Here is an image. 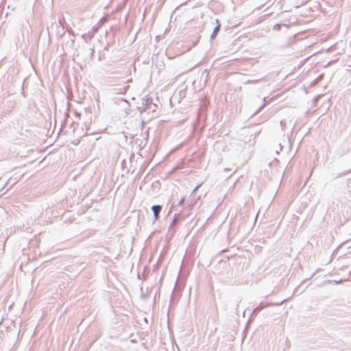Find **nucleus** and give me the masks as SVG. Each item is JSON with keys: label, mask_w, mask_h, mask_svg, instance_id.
I'll list each match as a JSON object with an SVG mask.
<instances>
[{"label": "nucleus", "mask_w": 351, "mask_h": 351, "mask_svg": "<svg viewBox=\"0 0 351 351\" xmlns=\"http://www.w3.org/2000/svg\"><path fill=\"white\" fill-rule=\"evenodd\" d=\"M143 105L144 106L143 110L140 111L141 114L146 112L154 113L158 109V106L153 103V99L151 97L147 96L145 99H143Z\"/></svg>", "instance_id": "1"}, {"label": "nucleus", "mask_w": 351, "mask_h": 351, "mask_svg": "<svg viewBox=\"0 0 351 351\" xmlns=\"http://www.w3.org/2000/svg\"><path fill=\"white\" fill-rule=\"evenodd\" d=\"M51 29L56 28V34L60 38L63 37V36L65 34L64 27L62 24V22L60 20H59V25L57 23H53L51 27Z\"/></svg>", "instance_id": "2"}, {"label": "nucleus", "mask_w": 351, "mask_h": 351, "mask_svg": "<svg viewBox=\"0 0 351 351\" xmlns=\"http://www.w3.org/2000/svg\"><path fill=\"white\" fill-rule=\"evenodd\" d=\"M162 209V206L159 204L153 205L151 207V210H152L154 213V220L153 221V223L156 222V221L158 220L160 218V213Z\"/></svg>", "instance_id": "3"}, {"label": "nucleus", "mask_w": 351, "mask_h": 351, "mask_svg": "<svg viewBox=\"0 0 351 351\" xmlns=\"http://www.w3.org/2000/svg\"><path fill=\"white\" fill-rule=\"evenodd\" d=\"M181 290L182 287L179 286H178L176 288H174L173 290V293L170 300L169 308H171L172 305L177 302L178 299L176 297L180 294Z\"/></svg>", "instance_id": "4"}, {"label": "nucleus", "mask_w": 351, "mask_h": 351, "mask_svg": "<svg viewBox=\"0 0 351 351\" xmlns=\"http://www.w3.org/2000/svg\"><path fill=\"white\" fill-rule=\"evenodd\" d=\"M178 224L176 221H171L168 230V234L170 235V237H173L174 236L177 230Z\"/></svg>", "instance_id": "5"}, {"label": "nucleus", "mask_w": 351, "mask_h": 351, "mask_svg": "<svg viewBox=\"0 0 351 351\" xmlns=\"http://www.w3.org/2000/svg\"><path fill=\"white\" fill-rule=\"evenodd\" d=\"M221 25H217L213 30V32L210 35V40L212 41V40H214L216 38V36H217L219 32L220 31V29H221Z\"/></svg>", "instance_id": "6"}, {"label": "nucleus", "mask_w": 351, "mask_h": 351, "mask_svg": "<svg viewBox=\"0 0 351 351\" xmlns=\"http://www.w3.org/2000/svg\"><path fill=\"white\" fill-rule=\"evenodd\" d=\"M265 306L263 303H260V304L258 306H257L256 308H254V310L252 311L250 318H252V317L256 316L258 314V313L263 308H265Z\"/></svg>", "instance_id": "7"}, {"label": "nucleus", "mask_w": 351, "mask_h": 351, "mask_svg": "<svg viewBox=\"0 0 351 351\" xmlns=\"http://www.w3.org/2000/svg\"><path fill=\"white\" fill-rule=\"evenodd\" d=\"M183 219L182 215L180 213H175L173 217V221L179 223Z\"/></svg>", "instance_id": "8"}, {"label": "nucleus", "mask_w": 351, "mask_h": 351, "mask_svg": "<svg viewBox=\"0 0 351 351\" xmlns=\"http://www.w3.org/2000/svg\"><path fill=\"white\" fill-rule=\"evenodd\" d=\"M185 199H186L185 197H182V198L180 199V201L178 202V204H177V205H176L175 206H173L172 205V206H171V208H170V210H169V213H168V214H169V213H171L172 212V208H173V207L176 208L177 206H182V205H183V204H184V201H185ZM175 210H177V209H176V208H175Z\"/></svg>", "instance_id": "9"}, {"label": "nucleus", "mask_w": 351, "mask_h": 351, "mask_svg": "<svg viewBox=\"0 0 351 351\" xmlns=\"http://www.w3.org/2000/svg\"><path fill=\"white\" fill-rule=\"evenodd\" d=\"M350 172H351V168L348 170H346L344 171H342L339 173H338L335 178H339V177H342V176H346L347 174H348Z\"/></svg>", "instance_id": "10"}, {"label": "nucleus", "mask_w": 351, "mask_h": 351, "mask_svg": "<svg viewBox=\"0 0 351 351\" xmlns=\"http://www.w3.org/2000/svg\"><path fill=\"white\" fill-rule=\"evenodd\" d=\"M105 59V53L104 51H99V60L101 61Z\"/></svg>", "instance_id": "11"}, {"label": "nucleus", "mask_w": 351, "mask_h": 351, "mask_svg": "<svg viewBox=\"0 0 351 351\" xmlns=\"http://www.w3.org/2000/svg\"><path fill=\"white\" fill-rule=\"evenodd\" d=\"M283 25L282 24H280V23H278V24H276L274 25V29H276V30H280V27L282 26Z\"/></svg>", "instance_id": "12"}, {"label": "nucleus", "mask_w": 351, "mask_h": 351, "mask_svg": "<svg viewBox=\"0 0 351 351\" xmlns=\"http://www.w3.org/2000/svg\"><path fill=\"white\" fill-rule=\"evenodd\" d=\"M186 89L181 90L180 91V95L181 97H184L186 96Z\"/></svg>", "instance_id": "13"}, {"label": "nucleus", "mask_w": 351, "mask_h": 351, "mask_svg": "<svg viewBox=\"0 0 351 351\" xmlns=\"http://www.w3.org/2000/svg\"><path fill=\"white\" fill-rule=\"evenodd\" d=\"M301 287H302V284L300 285L298 287L295 288V289L294 291L295 293L300 291V293L303 292L304 289L300 291Z\"/></svg>", "instance_id": "14"}, {"label": "nucleus", "mask_w": 351, "mask_h": 351, "mask_svg": "<svg viewBox=\"0 0 351 351\" xmlns=\"http://www.w3.org/2000/svg\"><path fill=\"white\" fill-rule=\"evenodd\" d=\"M201 186V184H197L195 188L193 190L192 193H191V195H193V193H195L197 190L199 188V186Z\"/></svg>", "instance_id": "15"}, {"label": "nucleus", "mask_w": 351, "mask_h": 351, "mask_svg": "<svg viewBox=\"0 0 351 351\" xmlns=\"http://www.w3.org/2000/svg\"><path fill=\"white\" fill-rule=\"evenodd\" d=\"M346 280H343V279H340L339 280H334V282L336 283V284H339L343 281H345Z\"/></svg>", "instance_id": "16"}, {"label": "nucleus", "mask_w": 351, "mask_h": 351, "mask_svg": "<svg viewBox=\"0 0 351 351\" xmlns=\"http://www.w3.org/2000/svg\"><path fill=\"white\" fill-rule=\"evenodd\" d=\"M109 45H110V44H109V43H108V44H107V45L104 47V50H103V51H106V50L108 51V47H109Z\"/></svg>", "instance_id": "17"}, {"label": "nucleus", "mask_w": 351, "mask_h": 351, "mask_svg": "<svg viewBox=\"0 0 351 351\" xmlns=\"http://www.w3.org/2000/svg\"><path fill=\"white\" fill-rule=\"evenodd\" d=\"M215 23H216L217 25H221V22H220V21L218 19H215Z\"/></svg>", "instance_id": "18"}, {"label": "nucleus", "mask_w": 351, "mask_h": 351, "mask_svg": "<svg viewBox=\"0 0 351 351\" xmlns=\"http://www.w3.org/2000/svg\"><path fill=\"white\" fill-rule=\"evenodd\" d=\"M90 51H91V52H90V56L92 57V56H93V55H94L95 50H94V49H90Z\"/></svg>", "instance_id": "19"}, {"label": "nucleus", "mask_w": 351, "mask_h": 351, "mask_svg": "<svg viewBox=\"0 0 351 351\" xmlns=\"http://www.w3.org/2000/svg\"><path fill=\"white\" fill-rule=\"evenodd\" d=\"M263 106H263H262L259 109H258V110L254 112V114H256L260 111V110L261 109V108H262Z\"/></svg>", "instance_id": "20"}, {"label": "nucleus", "mask_w": 351, "mask_h": 351, "mask_svg": "<svg viewBox=\"0 0 351 351\" xmlns=\"http://www.w3.org/2000/svg\"><path fill=\"white\" fill-rule=\"evenodd\" d=\"M19 178H14V183H16L17 182H19Z\"/></svg>", "instance_id": "21"}, {"label": "nucleus", "mask_w": 351, "mask_h": 351, "mask_svg": "<svg viewBox=\"0 0 351 351\" xmlns=\"http://www.w3.org/2000/svg\"><path fill=\"white\" fill-rule=\"evenodd\" d=\"M284 124H285V121H282V120H281V121H280V125H281V126L282 127V126L284 125Z\"/></svg>", "instance_id": "22"}, {"label": "nucleus", "mask_w": 351, "mask_h": 351, "mask_svg": "<svg viewBox=\"0 0 351 351\" xmlns=\"http://www.w3.org/2000/svg\"><path fill=\"white\" fill-rule=\"evenodd\" d=\"M279 146H280V151H282V145H281V144H280V143L279 144Z\"/></svg>", "instance_id": "23"}, {"label": "nucleus", "mask_w": 351, "mask_h": 351, "mask_svg": "<svg viewBox=\"0 0 351 351\" xmlns=\"http://www.w3.org/2000/svg\"><path fill=\"white\" fill-rule=\"evenodd\" d=\"M260 132H261V130H259L258 132H256V133H255V136L258 135V134H259Z\"/></svg>", "instance_id": "24"}, {"label": "nucleus", "mask_w": 351, "mask_h": 351, "mask_svg": "<svg viewBox=\"0 0 351 351\" xmlns=\"http://www.w3.org/2000/svg\"><path fill=\"white\" fill-rule=\"evenodd\" d=\"M186 3H187V1H185L184 3H182L180 6L183 5H185V4H186Z\"/></svg>", "instance_id": "25"}, {"label": "nucleus", "mask_w": 351, "mask_h": 351, "mask_svg": "<svg viewBox=\"0 0 351 351\" xmlns=\"http://www.w3.org/2000/svg\"><path fill=\"white\" fill-rule=\"evenodd\" d=\"M144 320L145 322H147V319L146 317L144 319Z\"/></svg>", "instance_id": "26"}]
</instances>
